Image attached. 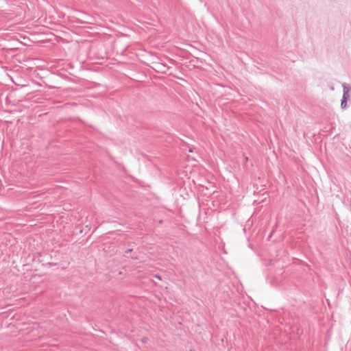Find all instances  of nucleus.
Listing matches in <instances>:
<instances>
[{"label":"nucleus","instance_id":"obj_1","mask_svg":"<svg viewBox=\"0 0 351 351\" xmlns=\"http://www.w3.org/2000/svg\"><path fill=\"white\" fill-rule=\"evenodd\" d=\"M342 86H343V93L342 97H346V98H347V99H348L349 91H350V87H348V86L346 83H343Z\"/></svg>","mask_w":351,"mask_h":351},{"label":"nucleus","instance_id":"obj_2","mask_svg":"<svg viewBox=\"0 0 351 351\" xmlns=\"http://www.w3.org/2000/svg\"><path fill=\"white\" fill-rule=\"evenodd\" d=\"M348 100V99H347V98L342 97L341 101V108L344 109V108H346L347 107Z\"/></svg>","mask_w":351,"mask_h":351},{"label":"nucleus","instance_id":"obj_3","mask_svg":"<svg viewBox=\"0 0 351 351\" xmlns=\"http://www.w3.org/2000/svg\"><path fill=\"white\" fill-rule=\"evenodd\" d=\"M147 341V337H143V338L142 339V342H143V343H146Z\"/></svg>","mask_w":351,"mask_h":351},{"label":"nucleus","instance_id":"obj_4","mask_svg":"<svg viewBox=\"0 0 351 351\" xmlns=\"http://www.w3.org/2000/svg\"><path fill=\"white\" fill-rule=\"evenodd\" d=\"M328 86L331 90H334V86L332 84H328Z\"/></svg>","mask_w":351,"mask_h":351},{"label":"nucleus","instance_id":"obj_5","mask_svg":"<svg viewBox=\"0 0 351 351\" xmlns=\"http://www.w3.org/2000/svg\"><path fill=\"white\" fill-rule=\"evenodd\" d=\"M132 249H129L125 252V254H128L129 252H132Z\"/></svg>","mask_w":351,"mask_h":351}]
</instances>
